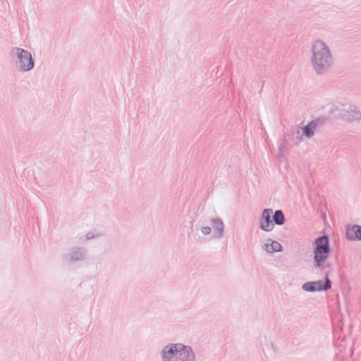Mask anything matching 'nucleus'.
Wrapping results in <instances>:
<instances>
[{
  "mask_svg": "<svg viewBox=\"0 0 361 361\" xmlns=\"http://www.w3.org/2000/svg\"><path fill=\"white\" fill-rule=\"evenodd\" d=\"M335 57L329 44L321 39L313 41L310 48V64L317 75L328 73L333 68Z\"/></svg>",
  "mask_w": 361,
  "mask_h": 361,
  "instance_id": "f257e3e1",
  "label": "nucleus"
},
{
  "mask_svg": "<svg viewBox=\"0 0 361 361\" xmlns=\"http://www.w3.org/2000/svg\"><path fill=\"white\" fill-rule=\"evenodd\" d=\"M161 361H195L196 356L190 345L182 343H169L160 351Z\"/></svg>",
  "mask_w": 361,
  "mask_h": 361,
  "instance_id": "f03ea898",
  "label": "nucleus"
},
{
  "mask_svg": "<svg viewBox=\"0 0 361 361\" xmlns=\"http://www.w3.org/2000/svg\"><path fill=\"white\" fill-rule=\"evenodd\" d=\"M330 252L329 236L323 235L317 238L314 242L313 267L321 271L324 270Z\"/></svg>",
  "mask_w": 361,
  "mask_h": 361,
  "instance_id": "7ed1b4c3",
  "label": "nucleus"
},
{
  "mask_svg": "<svg viewBox=\"0 0 361 361\" xmlns=\"http://www.w3.org/2000/svg\"><path fill=\"white\" fill-rule=\"evenodd\" d=\"M11 55L14 59L16 68L20 72H29L35 67V60L32 54L20 47H13Z\"/></svg>",
  "mask_w": 361,
  "mask_h": 361,
  "instance_id": "20e7f679",
  "label": "nucleus"
},
{
  "mask_svg": "<svg viewBox=\"0 0 361 361\" xmlns=\"http://www.w3.org/2000/svg\"><path fill=\"white\" fill-rule=\"evenodd\" d=\"M332 283L331 280L326 276L324 281L319 280L315 281H308L302 284V288L306 292H321L327 291L331 288Z\"/></svg>",
  "mask_w": 361,
  "mask_h": 361,
  "instance_id": "39448f33",
  "label": "nucleus"
},
{
  "mask_svg": "<svg viewBox=\"0 0 361 361\" xmlns=\"http://www.w3.org/2000/svg\"><path fill=\"white\" fill-rule=\"evenodd\" d=\"M87 250L84 247H71L63 256V259L70 263L84 261L87 258Z\"/></svg>",
  "mask_w": 361,
  "mask_h": 361,
  "instance_id": "423d86ee",
  "label": "nucleus"
},
{
  "mask_svg": "<svg viewBox=\"0 0 361 361\" xmlns=\"http://www.w3.org/2000/svg\"><path fill=\"white\" fill-rule=\"evenodd\" d=\"M339 114L343 120L350 121H361V111L350 104H344L339 110Z\"/></svg>",
  "mask_w": 361,
  "mask_h": 361,
  "instance_id": "0eeeda50",
  "label": "nucleus"
},
{
  "mask_svg": "<svg viewBox=\"0 0 361 361\" xmlns=\"http://www.w3.org/2000/svg\"><path fill=\"white\" fill-rule=\"evenodd\" d=\"M319 122V119L313 120L309 122L304 127H302L300 129H297L296 134L298 141L301 142L304 139H310L314 135V132L318 127Z\"/></svg>",
  "mask_w": 361,
  "mask_h": 361,
  "instance_id": "6e6552de",
  "label": "nucleus"
},
{
  "mask_svg": "<svg viewBox=\"0 0 361 361\" xmlns=\"http://www.w3.org/2000/svg\"><path fill=\"white\" fill-rule=\"evenodd\" d=\"M272 214L273 210L271 209H264L263 210L259 220L260 229L266 232L271 231L274 229V225L271 219Z\"/></svg>",
  "mask_w": 361,
  "mask_h": 361,
  "instance_id": "1a4fd4ad",
  "label": "nucleus"
},
{
  "mask_svg": "<svg viewBox=\"0 0 361 361\" xmlns=\"http://www.w3.org/2000/svg\"><path fill=\"white\" fill-rule=\"evenodd\" d=\"M211 224L213 228V238L221 239L224 235L225 226L224 221L219 217L211 219Z\"/></svg>",
  "mask_w": 361,
  "mask_h": 361,
  "instance_id": "9d476101",
  "label": "nucleus"
},
{
  "mask_svg": "<svg viewBox=\"0 0 361 361\" xmlns=\"http://www.w3.org/2000/svg\"><path fill=\"white\" fill-rule=\"evenodd\" d=\"M346 238L350 240H361V226L353 225L346 228Z\"/></svg>",
  "mask_w": 361,
  "mask_h": 361,
  "instance_id": "9b49d317",
  "label": "nucleus"
},
{
  "mask_svg": "<svg viewBox=\"0 0 361 361\" xmlns=\"http://www.w3.org/2000/svg\"><path fill=\"white\" fill-rule=\"evenodd\" d=\"M262 248L267 253H273L282 250L281 245L278 241L270 238L266 240L265 243L262 245Z\"/></svg>",
  "mask_w": 361,
  "mask_h": 361,
  "instance_id": "f8f14e48",
  "label": "nucleus"
},
{
  "mask_svg": "<svg viewBox=\"0 0 361 361\" xmlns=\"http://www.w3.org/2000/svg\"><path fill=\"white\" fill-rule=\"evenodd\" d=\"M272 221L274 224L278 226H282L284 224L286 221L285 216L283 212L281 209L276 210L274 214H272Z\"/></svg>",
  "mask_w": 361,
  "mask_h": 361,
  "instance_id": "ddd939ff",
  "label": "nucleus"
},
{
  "mask_svg": "<svg viewBox=\"0 0 361 361\" xmlns=\"http://www.w3.org/2000/svg\"><path fill=\"white\" fill-rule=\"evenodd\" d=\"M200 231L203 235H209L212 233V228L209 226H202Z\"/></svg>",
  "mask_w": 361,
  "mask_h": 361,
  "instance_id": "4468645a",
  "label": "nucleus"
},
{
  "mask_svg": "<svg viewBox=\"0 0 361 361\" xmlns=\"http://www.w3.org/2000/svg\"><path fill=\"white\" fill-rule=\"evenodd\" d=\"M288 135H285L283 137V143H281L279 146L280 153H282V150L285 147L286 142L288 141Z\"/></svg>",
  "mask_w": 361,
  "mask_h": 361,
  "instance_id": "2eb2a0df",
  "label": "nucleus"
},
{
  "mask_svg": "<svg viewBox=\"0 0 361 361\" xmlns=\"http://www.w3.org/2000/svg\"><path fill=\"white\" fill-rule=\"evenodd\" d=\"M85 238H86V240H91V239H93L95 238V235H94L93 233L92 232H89V233H87L86 235H85Z\"/></svg>",
  "mask_w": 361,
  "mask_h": 361,
  "instance_id": "dca6fc26",
  "label": "nucleus"
}]
</instances>
